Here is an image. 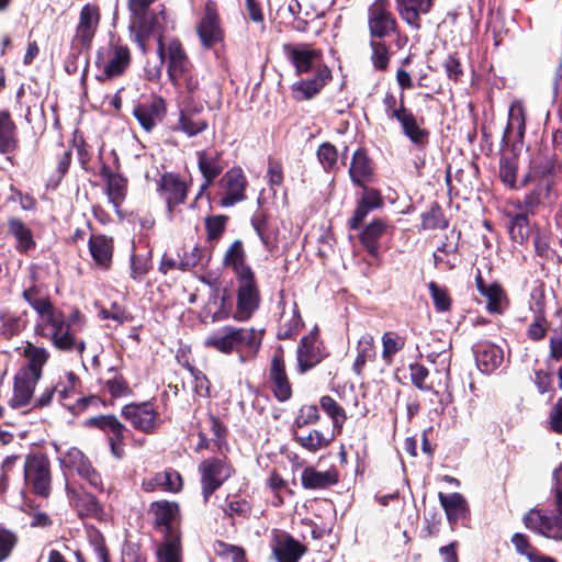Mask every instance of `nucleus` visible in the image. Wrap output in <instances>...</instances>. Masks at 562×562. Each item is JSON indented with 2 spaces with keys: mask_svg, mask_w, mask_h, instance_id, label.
Wrapping results in <instances>:
<instances>
[{
  "mask_svg": "<svg viewBox=\"0 0 562 562\" xmlns=\"http://www.w3.org/2000/svg\"><path fill=\"white\" fill-rule=\"evenodd\" d=\"M42 321H36L35 333L53 344L61 351H77L82 355L86 350V342L77 337V334L85 327L86 321L79 311H74L68 318H65L59 310H44Z\"/></svg>",
  "mask_w": 562,
  "mask_h": 562,
  "instance_id": "1",
  "label": "nucleus"
},
{
  "mask_svg": "<svg viewBox=\"0 0 562 562\" xmlns=\"http://www.w3.org/2000/svg\"><path fill=\"white\" fill-rule=\"evenodd\" d=\"M552 493L554 495V509L547 513L532 508L524 516V524L529 530L562 542V463L552 474Z\"/></svg>",
  "mask_w": 562,
  "mask_h": 562,
  "instance_id": "2",
  "label": "nucleus"
},
{
  "mask_svg": "<svg viewBox=\"0 0 562 562\" xmlns=\"http://www.w3.org/2000/svg\"><path fill=\"white\" fill-rule=\"evenodd\" d=\"M157 0H127V8L132 15L130 30L133 41L138 45L142 53L147 52L146 43L148 38L159 32L165 23V8L148 16V10Z\"/></svg>",
  "mask_w": 562,
  "mask_h": 562,
  "instance_id": "3",
  "label": "nucleus"
},
{
  "mask_svg": "<svg viewBox=\"0 0 562 562\" xmlns=\"http://www.w3.org/2000/svg\"><path fill=\"white\" fill-rule=\"evenodd\" d=\"M262 335L263 330L225 326L213 335V348L223 353H232L247 347L256 352L261 345Z\"/></svg>",
  "mask_w": 562,
  "mask_h": 562,
  "instance_id": "4",
  "label": "nucleus"
},
{
  "mask_svg": "<svg viewBox=\"0 0 562 562\" xmlns=\"http://www.w3.org/2000/svg\"><path fill=\"white\" fill-rule=\"evenodd\" d=\"M150 513L154 515V522L164 533V542L181 546V533L179 530L180 509L176 502L158 501L150 505Z\"/></svg>",
  "mask_w": 562,
  "mask_h": 562,
  "instance_id": "5",
  "label": "nucleus"
},
{
  "mask_svg": "<svg viewBox=\"0 0 562 562\" xmlns=\"http://www.w3.org/2000/svg\"><path fill=\"white\" fill-rule=\"evenodd\" d=\"M122 417L135 429L153 434L161 425V418L150 402L131 403L122 407Z\"/></svg>",
  "mask_w": 562,
  "mask_h": 562,
  "instance_id": "6",
  "label": "nucleus"
},
{
  "mask_svg": "<svg viewBox=\"0 0 562 562\" xmlns=\"http://www.w3.org/2000/svg\"><path fill=\"white\" fill-rule=\"evenodd\" d=\"M24 476L34 493L44 497L49 495L52 483L50 468L49 460L44 454H32L26 458Z\"/></svg>",
  "mask_w": 562,
  "mask_h": 562,
  "instance_id": "7",
  "label": "nucleus"
},
{
  "mask_svg": "<svg viewBox=\"0 0 562 562\" xmlns=\"http://www.w3.org/2000/svg\"><path fill=\"white\" fill-rule=\"evenodd\" d=\"M158 54L162 61L167 57L168 75L170 80L175 85H180L182 79H184L189 68V60L181 43L178 40H171L165 44L159 36Z\"/></svg>",
  "mask_w": 562,
  "mask_h": 562,
  "instance_id": "8",
  "label": "nucleus"
},
{
  "mask_svg": "<svg viewBox=\"0 0 562 562\" xmlns=\"http://www.w3.org/2000/svg\"><path fill=\"white\" fill-rule=\"evenodd\" d=\"M283 52L295 68L296 75H303L310 71L317 74L319 66H326L323 63L322 52L307 44H286Z\"/></svg>",
  "mask_w": 562,
  "mask_h": 562,
  "instance_id": "9",
  "label": "nucleus"
},
{
  "mask_svg": "<svg viewBox=\"0 0 562 562\" xmlns=\"http://www.w3.org/2000/svg\"><path fill=\"white\" fill-rule=\"evenodd\" d=\"M131 63V54L127 46L112 43L106 49L99 52L98 65L102 69V76L111 79L121 76Z\"/></svg>",
  "mask_w": 562,
  "mask_h": 562,
  "instance_id": "10",
  "label": "nucleus"
},
{
  "mask_svg": "<svg viewBox=\"0 0 562 562\" xmlns=\"http://www.w3.org/2000/svg\"><path fill=\"white\" fill-rule=\"evenodd\" d=\"M237 308L233 315L236 321H247L258 310L260 294L255 281L254 273L238 278Z\"/></svg>",
  "mask_w": 562,
  "mask_h": 562,
  "instance_id": "11",
  "label": "nucleus"
},
{
  "mask_svg": "<svg viewBox=\"0 0 562 562\" xmlns=\"http://www.w3.org/2000/svg\"><path fill=\"white\" fill-rule=\"evenodd\" d=\"M100 9L95 4H86L79 13V21L72 38V44L80 49L90 47L100 24Z\"/></svg>",
  "mask_w": 562,
  "mask_h": 562,
  "instance_id": "12",
  "label": "nucleus"
},
{
  "mask_svg": "<svg viewBox=\"0 0 562 562\" xmlns=\"http://www.w3.org/2000/svg\"><path fill=\"white\" fill-rule=\"evenodd\" d=\"M218 186L220 193L223 194V198L220 200V204L223 207L233 206L246 199L247 180L239 167H234L226 171L221 178Z\"/></svg>",
  "mask_w": 562,
  "mask_h": 562,
  "instance_id": "13",
  "label": "nucleus"
},
{
  "mask_svg": "<svg viewBox=\"0 0 562 562\" xmlns=\"http://www.w3.org/2000/svg\"><path fill=\"white\" fill-rule=\"evenodd\" d=\"M77 376L72 372H67L64 379L56 384V394L59 402L64 407L69 409L72 414H79L86 409L93 396L86 397L77 394L76 391Z\"/></svg>",
  "mask_w": 562,
  "mask_h": 562,
  "instance_id": "14",
  "label": "nucleus"
},
{
  "mask_svg": "<svg viewBox=\"0 0 562 562\" xmlns=\"http://www.w3.org/2000/svg\"><path fill=\"white\" fill-rule=\"evenodd\" d=\"M87 424L94 426L102 431L109 434V445L111 453L116 459H122L124 456L123 440H124V425L114 415H100L90 418Z\"/></svg>",
  "mask_w": 562,
  "mask_h": 562,
  "instance_id": "15",
  "label": "nucleus"
},
{
  "mask_svg": "<svg viewBox=\"0 0 562 562\" xmlns=\"http://www.w3.org/2000/svg\"><path fill=\"white\" fill-rule=\"evenodd\" d=\"M61 465L75 470L82 479L95 488H102L100 474L91 465L89 459L78 448H69L60 458Z\"/></svg>",
  "mask_w": 562,
  "mask_h": 562,
  "instance_id": "16",
  "label": "nucleus"
},
{
  "mask_svg": "<svg viewBox=\"0 0 562 562\" xmlns=\"http://www.w3.org/2000/svg\"><path fill=\"white\" fill-rule=\"evenodd\" d=\"M271 550L277 562H299L307 548L289 533L277 532L271 540Z\"/></svg>",
  "mask_w": 562,
  "mask_h": 562,
  "instance_id": "17",
  "label": "nucleus"
},
{
  "mask_svg": "<svg viewBox=\"0 0 562 562\" xmlns=\"http://www.w3.org/2000/svg\"><path fill=\"white\" fill-rule=\"evenodd\" d=\"M330 78V69L327 66H319L313 78L299 80L291 86L292 97L296 101L311 100L321 92Z\"/></svg>",
  "mask_w": 562,
  "mask_h": 562,
  "instance_id": "18",
  "label": "nucleus"
},
{
  "mask_svg": "<svg viewBox=\"0 0 562 562\" xmlns=\"http://www.w3.org/2000/svg\"><path fill=\"white\" fill-rule=\"evenodd\" d=\"M269 380L271 383V391L279 402H285L292 396V386L289 381L285 364L281 353L276 352L272 356Z\"/></svg>",
  "mask_w": 562,
  "mask_h": 562,
  "instance_id": "19",
  "label": "nucleus"
},
{
  "mask_svg": "<svg viewBox=\"0 0 562 562\" xmlns=\"http://www.w3.org/2000/svg\"><path fill=\"white\" fill-rule=\"evenodd\" d=\"M324 357L325 355L321 348V342L315 335L303 337L296 350L299 372H307L318 364Z\"/></svg>",
  "mask_w": 562,
  "mask_h": 562,
  "instance_id": "20",
  "label": "nucleus"
},
{
  "mask_svg": "<svg viewBox=\"0 0 562 562\" xmlns=\"http://www.w3.org/2000/svg\"><path fill=\"white\" fill-rule=\"evenodd\" d=\"M166 113L165 101L153 97L149 101L139 103L134 108L133 114L146 132H151Z\"/></svg>",
  "mask_w": 562,
  "mask_h": 562,
  "instance_id": "21",
  "label": "nucleus"
},
{
  "mask_svg": "<svg viewBox=\"0 0 562 562\" xmlns=\"http://www.w3.org/2000/svg\"><path fill=\"white\" fill-rule=\"evenodd\" d=\"M369 30L372 37H385L395 31L396 21L384 4L375 2L369 8Z\"/></svg>",
  "mask_w": 562,
  "mask_h": 562,
  "instance_id": "22",
  "label": "nucleus"
},
{
  "mask_svg": "<svg viewBox=\"0 0 562 562\" xmlns=\"http://www.w3.org/2000/svg\"><path fill=\"white\" fill-rule=\"evenodd\" d=\"M390 117L395 119L401 124L404 135L413 144L424 146L427 143L428 132L418 125L415 115L405 108L403 99L401 100L400 111H394L390 114Z\"/></svg>",
  "mask_w": 562,
  "mask_h": 562,
  "instance_id": "23",
  "label": "nucleus"
},
{
  "mask_svg": "<svg viewBox=\"0 0 562 562\" xmlns=\"http://www.w3.org/2000/svg\"><path fill=\"white\" fill-rule=\"evenodd\" d=\"M159 190L167 202L168 211L182 203L187 196V184L178 176L166 173L159 180Z\"/></svg>",
  "mask_w": 562,
  "mask_h": 562,
  "instance_id": "24",
  "label": "nucleus"
},
{
  "mask_svg": "<svg viewBox=\"0 0 562 562\" xmlns=\"http://www.w3.org/2000/svg\"><path fill=\"white\" fill-rule=\"evenodd\" d=\"M440 505L445 509L447 519L451 527H453L460 519L468 517L470 509L467 499L460 493L438 495Z\"/></svg>",
  "mask_w": 562,
  "mask_h": 562,
  "instance_id": "25",
  "label": "nucleus"
},
{
  "mask_svg": "<svg viewBox=\"0 0 562 562\" xmlns=\"http://www.w3.org/2000/svg\"><path fill=\"white\" fill-rule=\"evenodd\" d=\"M40 379L26 372L18 371L14 378L13 397L11 400L13 407H23L31 402Z\"/></svg>",
  "mask_w": 562,
  "mask_h": 562,
  "instance_id": "26",
  "label": "nucleus"
},
{
  "mask_svg": "<svg viewBox=\"0 0 562 562\" xmlns=\"http://www.w3.org/2000/svg\"><path fill=\"white\" fill-rule=\"evenodd\" d=\"M25 358V366L20 369L31 375L42 378L43 367L49 359V352L44 347H38L33 342L26 341L22 351Z\"/></svg>",
  "mask_w": 562,
  "mask_h": 562,
  "instance_id": "27",
  "label": "nucleus"
},
{
  "mask_svg": "<svg viewBox=\"0 0 562 562\" xmlns=\"http://www.w3.org/2000/svg\"><path fill=\"white\" fill-rule=\"evenodd\" d=\"M7 235L15 239V249L21 254L36 247L31 228L19 217H10L8 220Z\"/></svg>",
  "mask_w": 562,
  "mask_h": 562,
  "instance_id": "28",
  "label": "nucleus"
},
{
  "mask_svg": "<svg viewBox=\"0 0 562 562\" xmlns=\"http://www.w3.org/2000/svg\"><path fill=\"white\" fill-rule=\"evenodd\" d=\"M503 358V350L493 344H480L475 350V361L483 373H491L498 368Z\"/></svg>",
  "mask_w": 562,
  "mask_h": 562,
  "instance_id": "29",
  "label": "nucleus"
},
{
  "mask_svg": "<svg viewBox=\"0 0 562 562\" xmlns=\"http://www.w3.org/2000/svg\"><path fill=\"white\" fill-rule=\"evenodd\" d=\"M301 481L306 490H322L335 485L338 482V473L334 469L321 472L307 467L302 471Z\"/></svg>",
  "mask_w": 562,
  "mask_h": 562,
  "instance_id": "30",
  "label": "nucleus"
},
{
  "mask_svg": "<svg viewBox=\"0 0 562 562\" xmlns=\"http://www.w3.org/2000/svg\"><path fill=\"white\" fill-rule=\"evenodd\" d=\"M402 19L412 27L419 29V14L427 13L432 0H395Z\"/></svg>",
  "mask_w": 562,
  "mask_h": 562,
  "instance_id": "31",
  "label": "nucleus"
},
{
  "mask_svg": "<svg viewBox=\"0 0 562 562\" xmlns=\"http://www.w3.org/2000/svg\"><path fill=\"white\" fill-rule=\"evenodd\" d=\"M386 224L382 220H373L360 234V241L368 254L378 259L380 256L379 239L385 233Z\"/></svg>",
  "mask_w": 562,
  "mask_h": 562,
  "instance_id": "32",
  "label": "nucleus"
},
{
  "mask_svg": "<svg viewBox=\"0 0 562 562\" xmlns=\"http://www.w3.org/2000/svg\"><path fill=\"white\" fill-rule=\"evenodd\" d=\"M90 254L97 265L108 269L112 262L113 241L103 235L91 236L89 240Z\"/></svg>",
  "mask_w": 562,
  "mask_h": 562,
  "instance_id": "33",
  "label": "nucleus"
},
{
  "mask_svg": "<svg viewBox=\"0 0 562 562\" xmlns=\"http://www.w3.org/2000/svg\"><path fill=\"white\" fill-rule=\"evenodd\" d=\"M349 175L356 186L364 187L372 176L370 160L363 149H357L351 159Z\"/></svg>",
  "mask_w": 562,
  "mask_h": 562,
  "instance_id": "34",
  "label": "nucleus"
},
{
  "mask_svg": "<svg viewBox=\"0 0 562 562\" xmlns=\"http://www.w3.org/2000/svg\"><path fill=\"white\" fill-rule=\"evenodd\" d=\"M101 176L106 180L109 200L117 206L125 198L127 180L123 176L112 172L105 165L101 168Z\"/></svg>",
  "mask_w": 562,
  "mask_h": 562,
  "instance_id": "35",
  "label": "nucleus"
},
{
  "mask_svg": "<svg viewBox=\"0 0 562 562\" xmlns=\"http://www.w3.org/2000/svg\"><path fill=\"white\" fill-rule=\"evenodd\" d=\"M224 265L232 267L237 274V278L252 274V270L245 263V252L243 243L235 240L227 249L224 256Z\"/></svg>",
  "mask_w": 562,
  "mask_h": 562,
  "instance_id": "36",
  "label": "nucleus"
},
{
  "mask_svg": "<svg viewBox=\"0 0 562 562\" xmlns=\"http://www.w3.org/2000/svg\"><path fill=\"white\" fill-rule=\"evenodd\" d=\"M196 155L199 169L204 177V183L201 186V191L191 206L199 207L201 204L205 203L211 207V193L206 191L207 186L211 183V159L206 150H200Z\"/></svg>",
  "mask_w": 562,
  "mask_h": 562,
  "instance_id": "37",
  "label": "nucleus"
},
{
  "mask_svg": "<svg viewBox=\"0 0 562 562\" xmlns=\"http://www.w3.org/2000/svg\"><path fill=\"white\" fill-rule=\"evenodd\" d=\"M376 352L372 335H362L357 345V357L352 368L355 373L360 375L367 362L373 361Z\"/></svg>",
  "mask_w": 562,
  "mask_h": 562,
  "instance_id": "38",
  "label": "nucleus"
},
{
  "mask_svg": "<svg viewBox=\"0 0 562 562\" xmlns=\"http://www.w3.org/2000/svg\"><path fill=\"white\" fill-rule=\"evenodd\" d=\"M509 216V235L513 240L522 244L531 233L530 222L527 213H517Z\"/></svg>",
  "mask_w": 562,
  "mask_h": 562,
  "instance_id": "39",
  "label": "nucleus"
},
{
  "mask_svg": "<svg viewBox=\"0 0 562 562\" xmlns=\"http://www.w3.org/2000/svg\"><path fill=\"white\" fill-rule=\"evenodd\" d=\"M213 552L226 562H248L243 547L221 540L213 542Z\"/></svg>",
  "mask_w": 562,
  "mask_h": 562,
  "instance_id": "40",
  "label": "nucleus"
},
{
  "mask_svg": "<svg viewBox=\"0 0 562 562\" xmlns=\"http://www.w3.org/2000/svg\"><path fill=\"white\" fill-rule=\"evenodd\" d=\"M15 125L8 112H0V151L9 153L15 144Z\"/></svg>",
  "mask_w": 562,
  "mask_h": 562,
  "instance_id": "41",
  "label": "nucleus"
},
{
  "mask_svg": "<svg viewBox=\"0 0 562 562\" xmlns=\"http://www.w3.org/2000/svg\"><path fill=\"white\" fill-rule=\"evenodd\" d=\"M526 131L525 113L521 106H512L504 137H510L515 133L516 139L522 142Z\"/></svg>",
  "mask_w": 562,
  "mask_h": 562,
  "instance_id": "42",
  "label": "nucleus"
},
{
  "mask_svg": "<svg viewBox=\"0 0 562 562\" xmlns=\"http://www.w3.org/2000/svg\"><path fill=\"white\" fill-rule=\"evenodd\" d=\"M319 405L322 409L331 418L334 429H337L338 432H340L347 418L345 409L329 395L322 396Z\"/></svg>",
  "mask_w": 562,
  "mask_h": 562,
  "instance_id": "43",
  "label": "nucleus"
},
{
  "mask_svg": "<svg viewBox=\"0 0 562 562\" xmlns=\"http://www.w3.org/2000/svg\"><path fill=\"white\" fill-rule=\"evenodd\" d=\"M109 376L105 379V389L113 397H123L132 394L126 380L115 372L114 367L108 369Z\"/></svg>",
  "mask_w": 562,
  "mask_h": 562,
  "instance_id": "44",
  "label": "nucleus"
},
{
  "mask_svg": "<svg viewBox=\"0 0 562 562\" xmlns=\"http://www.w3.org/2000/svg\"><path fill=\"white\" fill-rule=\"evenodd\" d=\"M405 346V339L394 331H386L382 336V358L386 363H391L396 352Z\"/></svg>",
  "mask_w": 562,
  "mask_h": 562,
  "instance_id": "45",
  "label": "nucleus"
},
{
  "mask_svg": "<svg viewBox=\"0 0 562 562\" xmlns=\"http://www.w3.org/2000/svg\"><path fill=\"white\" fill-rule=\"evenodd\" d=\"M483 296L486 299V308L490 313L502 314L503 305L506 302V294L503 288L497 283L488 284V289L483 292Z\"/></svg>",
  "mask_w": 562,
  "mask_h": 562,
  "instance_id": "46",
  "label": "nucleus"
},
{
  "mask_svg": "<svg viewBox=\"0 0 562 562\" xmlns=\"http://www.w3.org/2000/svg\"><path fill=\"white\" fill-rule=\"evenodd\" d=\"M158 481H160V490L165 492L179 493L183 487L181 474L172 468L158 472Z\"/></svg>",
  "mask_w": 562,
  "mask_h": 562,
  "instance_id": "47",
  "label": "nucleus"
},
{
  "mask_svg": "<svg viewBox=\"0 0 562 562\" xmlns=\"http://www.w3.org/2000/svg\"><path fill=\"white\" fill-rule=\"evenodd\" d=\"M447 226L448 221L437 203H434L428 212L422 214L423 229H443Z\"/></svg>",
  "mask_w": 562,
  "mask_h": 562,
  "instance_id": "48",
  "label": "nucleus"
},
{
  "mask_svg": "<svg viewBox=\"0 0 562 562\" xmlns=\"http://www.w3.org/2000/svg\"><path fill=\"white\" fill-rule=\"evenodd\" d=\"M428 289H429L430 296L432 299L435 308L438 312H448L451 308V304H452V300L450 297L448 289L445 286L438 285L434 281L428 283Z\"/></svg>",
  "mask_w": 562,
  "mask_h": 562,
  "instance_id": "49",
  "label": "nucleus"
},
{
  "mask_svg": "<svg viewBox=\"0 0 562 562\" xmlns=\"http://www.w3.org/2000/svg\"><path fill=\"white\" fill-rule=\"evenodd\" d=\"M295 441L306 450L315 452L322 448L327 447L330 443L331 439H327L323 435V432L314 429L306 436H296Z\"/></svg>",
  "mask_w": 562,
  "mask_h": 562,
  "instance_id": "50",
  "label": "nucleus"
},
{
  "mask_svg": "<svg viewBox=\"0 0 562 562\" xmlns=\"http://www.w3.org/2000/svg\"><path fill=\"white\" fill-rule=\"evenodd\" d=\"M542 187H536L529 193H527L521 201L517 202V207L520 213H527V215H533L542 202Z\"/></svg>",
  "mask_w": 562,
  "mask_h": 562,
  "instance_id": "51",
  "label": "nucleus"
},
{
  "mask_svg": "<svg viewBox=\"0 0 562 562\" xmlns=\"http://www.w3.org/2000/svg\"><path fill=\"white\" fill-rule=\"evenodd\" d=\"M199 261V258L195 255H192L190 258L181 259V258H171L167 255L164 256L159 270L164 274H167L172 269H179L181 271H187L190 268L194 267Z\"/></svg>",
  "mask_w": 562,
  "mask_h": 562,
  "instance_id": "52",
  "label": "nucleus"
},
{
  "mask_svg": "<svg viewBox=\"0 0 562 562\" xmlns=\"http://www.w3.org/2000/svg\"><path fill=\"white\" fill-rule=\"evenodd\" d=\"M156 562H182V546L161 543L156 551Z\"/></svg>",
  "mask_w": 562,
  "mask_h": 562,
  "instance_id": "53",
  "label": "nucleus"
},
{
  "mask_svg": "<svg viewBox=\"0 0 562 562\" xmlns=\"http://www.w3.org/2000/svg\"><path fill=\"white\" fill-rule=\"evenodd\" d=\"M317 158L326 171H331L337 167V149L330 143H323L317 149Z\"/></svg>",
  "mask_w": 562,
  "mask_h": 562,
  "instance_id": "54",
  "label": "nucleus"
},
{
  "mask_svg": "<svg viewBox=\"0 0 562 562\" xmlns=\"http://www.w3.org/2000/svg\"><path fill=\"white\" fill-rule=\"evenodd\" d=\"M370 45L372 48L371 61L373 67L379 70L386 69L390 60L386 45L374 40L371 41Z\"/></svg>",
  "mask_w": 562,
  "mask_h": 562,
  "instance_id": "55",
  "label": "nucleus"
},
{
  "mask_svg": "<svg viewBox=\"0 0 562 562\" xmlns=\"http://www.w3.org/2000/svg\"><path fill=\"white\" fill-rule=\"evenodd\" d=\"M18 543V536L0 525V562L7 560Z\"/></svg>",
  "mask_w": 562,
  "mask_h": 562,
  "instance_id": "56",
  "label": "nucleus"
},
{
  "mask_svg": "<svg viewBox=\"0 0 562 562\" xmlns=\"http://www.w3.org/2000/svg\"><path fill=\"white\" fill-rule=\"evenodd\" d=\"M207 127L206 121L195 119L193 116L181 114L179 119V130L189 136H193Z\"/></svg>",
  "mask_w": 562,
  "mask_h": 562,
  "instance_id": "57",
  "label": "nucleus"
},
{
  "mask_svg": "<svg viewBox=\"0 0 562 562\" xmlns=\"http://www.w3.org/2000/svg\"><path fill=\"white\" fill-rule=\"evenodd\" d=\"M429 374L428 369L420 363L409 364V375L412 383L420 391H430L431 386L425 383Z\"/></svg>",
  "mask_w": 562,
  "mask_h": 562,
  "instance_id": "58",
  "label": "nucleus"
},
{
  "mask_svg": "<svg viewBox=\"0 0 562 562\" xmlns=\"http://www.w3.org/2000/svg\"><path fill=\"white\" fill-rule=\"evenodd\" d=\"M300 326H301V316H300L299 311L295 308L293 311L291 319L285 323H282L280 325L278 333H277V337L282 340L289 339L297 333Z\"/></svg>",
  "mask_w": 562,
  "mask_h": 562,
  "instance_id": "59",
  "label": "nucleus"
},
{
  "mask_svg": "<svg viewBox=\"0 0 562 562\" xmlns=\"http://www.w3.org/2000/svg\"><path fill=\"white\" fill-rule=\"evenodd\" d=\"M196 33L203 46L211 47V11L207 3L205 4V13L196 25Z\"/></svg>",
  "mask_w": 562,
  "mask_h": 562,
  "instance_id": "60",
  "label": "nucleus"
},
{
  "mask_svg": "<svg viewBox=\"0 0 562 562\" xmlns=\"http://www.w3.org/2000/svg\"><path fill=\"white\" fill-rule=\"evenodd\" d=\"M232 474V468L224 460L213 458V491Z\"/></svg>",
  "mask_w": 562,
  "mask_h": 562,
  "instance_id": "61",
  "label": "nucleus"
},
{
  "mask_svg": "<svg viewBox=\"0 0 562 562\" xmlns=\"http://www.w3.org/2000/svg\"><path fill=\"white\" fill-rule=\"evenodd\" d=\"M251 225L254 229L256 231L258 237L260 238L262 245L265 248L269 249L271 245V240L269 235L266 232L267 226V216L262 212L256 213L251 217Z\"/></svg>",
  "mask_w": 562,
  "mask_h": 562,
  "instance_id": "62",
  "label": "nucleus"
},
{
  "mask_svg": "<svg viewBox=\"0 0 562 562\" xmlns=\"http://www.w3.org/2000/svg\"><path fill=\"white\" fill-rule=\"evenodd\" d=\"M79 513L81 515L97 517L101 514L102 507L94 496L87 494L82 496L78 503Z\"/></svg>",
  "mask_w": 562,
  "mask_h": 562,
  "instance_id": "63",
  "label": "nucleus"
},
{
  "mask_svg": "<svg viewBox=\"0 0 562 562\" xmlns=\"http://www.w3.org/2000/svg\"><path fill=\"white\" fill-rule=\"evenodd\" d=\"M319 419V414L317 406L315 405H305L302 406L299 411V415L295 419V425L297 427H304L306 425L315 424Z\"/></svg>",
  "mask_w": 562,
  "mask_h": 562,
  "instance_id": "64",
  "label": "nucleus"
}]
</instances>
